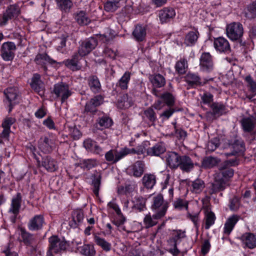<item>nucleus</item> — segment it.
Returning a JSON list of instances; mask_svg holds the SVG:
<instances>
[{"instance_id":"17","label":"nucleus","mask_w":256,"mask_h":256,"mask_svg":"<svg viewBox=\"0 0 256 256\" xmlns=\"http://www.w3.org/2000/svg\"><path fill=\"white\" fill-rule=\"evenodd\" d=\"M144 164L142 161H137L128 168L129 172L135 177H140L144 172Z\"/></svg>"},{"instance_id":"49","label":"nucleus","mask_w":256,"mask_h":256,"mask_svg":"<svg viewBox=\"0 0 256 256\" xmlns=\"http://www.w3.org/2000/svg\"><path fill=\"white\" fill-rule=\"evenodd\" d=\"M84 218V213L81 210H74L72 213V221L74 223V226L81 223Z\"/></svg>"},{"instance_id":"6","label":"nucleus","mask_w":256,"mask_h":256,"mask_svg":"<svg viewBox=\"0 0 256 256\" xmlns=\"http://www.w3.org/2000/svg\"><path fill=\"white\" fill-rule=\"evenodd\" d=\"M16 46L13 42H4L1 48V56L6 61L12 60L14 56Z\"/></svg>"},{"instance_id":"2","label":"nucleus","mask_w":256,"mask_h":256,"mask_svg":"<svg viewBox=\"0 0 256 256\" xmlns=\"http://www.w3.org/2000/svg\"><path fill=\"white\" fill-rule=\"evenodd\" d=\"M169 207V202L164 200L162 194H158L153 197L152 209L154 212V218H161L164 217Z\"/></svg>"},{"instance_id":"4","label":"nucleus","mask_w":256,"mask_h":256,"mask_svg":"<svg viewBox=\"0 0 256 256\" xmlns=\"http://www.w3.org/2000/svg\"><path fill=\"white\" fill-rule=\"evenodd\" d=\"M243 33L242 25L238 22H233L226 26V36L232 41L240 40L242 36Z\"/></svg>"},{"instance_id":"48","label":"nucleus","mask_w":256,"mask_h":256,"mask_svg":"<svg viewBox=\"0 0 256 256\" xmlns=\"http://www.w3.org/2000/svg\"><path fill=\"white\" fill-rule=\"evenodd\" d=\"M96 243L100 246L104 250L110 251L111 248V244L106 242L104 238L96 236L94 238Z\"/></svg>"},{"instance_id":"20","label":"nucleus","mask_w":256,"mask_h":256,"mask_svg":"<svg viewBox=\"0 0 256 256\" xmlns=\"http://www.w3.org/2000/svg\"><path fill=\"white\" fill-rule=\"evenodd\" d=\"M242 242L248 248L256 247V236L252 233H246L240 237Z\"/></svg>"},{"instance_id":"37","label":"nucleus","mask_w":256,"mask_h":256,"mask_svg":"<svg viewBox=\"0 0 256 256\" xmlns=\"http://www.w3.org/2000/svg\"><path fill=\"white\" fill-rule=\"evenodd\" d=\"M79 60L78 54H76L72 56V59L66 60L63 62V63L68 68L72 70H76L80 68V66H78V64Z\"/></svg>"},{"instance_id":"29","label":"nucleus","mask_w":256,"mask_h":256,"mask_svg":"<svg viewBox=\"0 0 256 256\" xmlns=\"http://www.w3.org/2000/svg\"><path fill=\"white\" fill-rule=\"evenodd\" d=\"M255 121V118L253 117L243 118L241 123L244 130L246 132H252L256 126Z\"/></svg>"},{"instance_id":"42","label":"nucleus","mask_w":256,"mask_h":256,"mask_svg":"<svg viewBox=\"0 0 256 256\" xmlns=\"http://www.w3.org/2000/svg\"><path fill=\"white\" fill-rule=\"evenodd\" d=\"M132 104V100L128 98V94H123L118 100L117 106L120 108H128Z\"/></svg>"},{"instance_id":"15","label":"nucleus","mask_w":256,"mask_h":256,"mask_svg":"<svg viewBox=\"0 0 256 256\" xmlns=\"http://www.w3.org/2000/svg\"><path fill=\"white\" fill-rule=\"evenodd\" d=\"M22 196L19 192L12 197L11 201V204L8 212L14 216H17L21 206Z\"/></svg>"},{"instance_id":"59","label":"nucleus","mask_w":256,"mask_h":256,"mask_svg":"<svg viewBox=\"0 0 256 256\" xmlns=\"http://www.w3.org/2000/svg\"><path fill=\"white\" fill-rule=\"evenodd\" d=\"M32 88L40 96L44 94L43 88L42 86V82H32L30 83Z\"/></svg>"},{"instance_id":"14","label":"nucleus","mask_w":256,"mask_h":256,"mask_svg":"<svg viewBox=\"0 0 256 256\" xmlns=\"http://www.w3.org/2000/svg\"><path fill=\"white\" fill-rule=\"evenodd\" d=\"M239 220L240 216L236 214L232 215L228 218L224 226V234L228 236L231 233Z\"/></svg>"},{"instance_id":"19","label":"nucleus","mask_w":256,"mask_h":256,"mask_svg":"<svg viewBox=\"0 0 256 256\" xmlns=\"http://www.w3.org/2000/svg\"><path fill=\"white\" fill-rule=\"evenodd\" d=\"M180 156L175 152H169L166 155V162L167 164L170 168H176L180 165Z\"/></svg>"},{"instance_id":"46","label":"nucleus","mask_w":256,"mask_h":256,"mask_svg":"<svg viewBox=\"0 0 256 256\" xmlns=\"http://www.w3.org/2000/svg\"><path fill=\"white\" fill-rule=\"evenodd\" d=\"M80 251L82 254L86 256H94L96 254L94 246L89 244H84L80 247Z\"/></svg>"},{"instance_id":"58","label":"nucleus","mask_w":256,"mask_h":256,"mask_svg":"<svg viewBox=\"0 0 256 256\" xmlns=\"http://www.w3.org/2000/svg\"><path fill=\"white\" fill-rule=\"evenodd\" d=\"M187 218H189L194 223L195 228L196 229L198 228L200 224V213H190L187 214Z\"/></svg>"},{"instance_id":"47","label":"nucleus","mask_w":256,"mask_h":256,"mask_svg":"<svg viewBox=\"0 0 256 256\" xmlns=\"http://www.w3.org/2000/svg\"><path fill=\"white\" fill-rule=\"evenodd\" d=\"M185 236L184 232L182 230H174L172 233L170 242L172 244H177L178 242Z\"/></svg>"},{"instance_id":"64","label":"nucleus","mask_w":256,"mask_h":256,"mask_svg":"<svg viewBox=\"0 0 256 256\" xmlns=\"http://www.w3.org/2000/svg\"><path fill=\"white\" fill-rule=\"evenodd\" d=\"M162 98L164 100L167 105L172 106L174 104V98L172 94L168 92L163 94Z\"/></svg>"},{"instance_id":"34","label":"nucleus","mask_w":256,"mask_h":256,"mask_svg":"<svg viewBox=\"0 0 256 256\" xmlns=\"http://www.w3.org/2000/svg\"><path fill=\"white\" fill-rule=\"evenodd\" d=\"M130 76L131 73L128 71L126 72L116 83V86L122 90H127Z\"/></svg>"},{"instance_id":"1","label":"nucleus","mask_w":256,"mask_h":256,"mask_svg":"<svg viewBox=\"0 0 256 256\" xmlns=\"http://www.w3.org/2000/svg\"><path fill=\"white\" fill-rule=\"evenodd\" d=\"M48 250L46 252L47 256H54L57 254H61L64 252L68 245L64 239H61L58 236H53L48 238Z\"/></svg>"},{"instance_id":"57","label":"nucleus","mask_w":256,"mask_h":256,"mask_svg":"<svg viewBox=\"0 0 256 256\" xmlns=\"http://www.w3.org/2000/svg\"><path fill=\"white\" fill-rule=\"evenodd\" d=\"M245 80L246 82L247 86L250 92L254 95L256 94V82L250 76H246L245 78Z\"/></svg>"},{"instance_id":"36","label":"nucleus","mask_w":256,"mask_h":256,"mask_svg":"<svg viewBox=\"0 0 256 256\" xmlns=\"http://www.w3.org/2000/svg\"><path fill=\"white\" fill-rule=\"evenodd\" d=\"M199 33L198 31H191L188 32L185 36L184 43L187 46L194 45L197 41Z\"/></svg>"},{"instance_id":"11","label":"nucleus","mask_w":256,"mask_h":256,"mask_svg":"<svg viewBox=\"0 0 256 256\" xmlns=\"http://www.w3.org/2000/svg\"><path fill=\"white\" fill-rule=\"evenodd\" d=\"M228 186V184H226L224 180L216 176L214 182L208 188L209 194H212L222 191Z\"/></svg>"},{"instance_id":"12","label":"nucleus","mask_w":256,"mask_h":256,"mask_svg":"<svg viewBox=\"0 0 256 256\" xmlns=\"http://www.w3.org/2000/svg\"><path fill=\"white\" fill-rule=\"evenodd\" d=\"M55 142L53 140L46 136L42 137L38 142V148L44 153L52 152L54 147Z\"/></svg>"},{"instance_id":"35","label":"nucleus","mask_w":256,"mask_h":256,"mask_svg":"<svg viewBox=\"0 0 256 256\" xmlns=\"http://www.w3.org/2000/svg\"><path fill=\"white\" fill-rule=\"evenodd\" d=\"M146 199L142 196H136L133 200V210L138 212L144 210L146 208Z\"/></svg>"},{"instance_id":"30","label":"nucleus","mask_w":256,"mask_h":256,"mask_svg":"<svg viewBox=\"0 0 256 256\" xmlns=\"http://www.w3.org/2000/svg\"><path fill=\"white\" fill-rule=\"evenodd\" d=\"M143 186L148 189H152L156 183V176L150 174H146L142 180Z\"/></svg>"},{"instance_id":"18","label":"nucleus","mask_w":256,"mask_h":256,"mask_svg":"<svg viewBox=\"0 0 256 256\" xmlns=\"http://www.w3.org/2000/svg\"><path fill=\"white\" fill-rule=\"evenodd\" d=\"M84 148L90 152L96 154H100L102 152V148L98 145L96 142L91 139L86 140L83 143Z\"/></svg>"},{"instance_id":"53","label":"nucleus","mask_w":256,"mask_h":256,"mask_svg":"<svg viewBox=\"0 0 256 256\" xmlns=\"http://www.w3.org/2000/svg\"><path fill=\"white\" fill-rule=\"evenodd\" d=\"M102 176L100 174L94 176L92 180V186H93V192L96 196H98L99 190L100 185Z\"/></svg>"},{"instance_id":"50","label":"nucleus","mask_w":256,"mask_h":256,"mask_svg":"<svg viewBox=\"0 0 256 256\" xmlns=\"http://www.w3.org/2000/svg\"><path fill=\"white\" fill-rule=\"evenodd\" d=\"M6 12L12 18L17 17L20 14V8L16 4L10 6L6 10Z\"/></svg>"},{"instance_id":"21","label":"nucleus","mask_w":256,"mask_h":256,"mask_svg":"<svg viewBox=\"0 0 256 256\" xmlns=\"http://www.w3.org/2000/svg\"><path fill=\"white\" fill-rule=\"evenodd\" d=\"M178 166L183 171L188 172L194 168V164L189 156H182L180 159Z\"/></svg>"},{"instance_id":"39","label":"nucleus","mask_w":256,"mask_h":256,"mask_svg":"<svg viewBox=\"0 0 256 256\" xmlns=\"http://www.w3.org/2000/svg\"><path fill=\"white\" fill-rule=\"evenodd\" d=\"M176 71L180 74H183L186 73L188 68L187 60L182 58H180L175 64Z\"/></svg>"},{"instance_id":"56","label":"nucleus","mask_w":256,"mask_h":256,"mask_svg":"<svg viewBox=\"0 0 256 256\" xmlns=\"http://www.w3.org/2000/svg\"><path fill=\"white\" fill-rule=\"evenodd\" d=\"M98 124L102 128H108L112 125V121L109 117L104 116L99 118Z\"/></svg>"},{"instance_id":"51","label":"nucleus","mask_w":256,"mask_h":256,"mask_svg":"<svg viewBox=\"0 0 256 256\" xmlns=\"http://www.w3.org/2000/svg\"><path fill=\"white\" fill-rule=\"evenodd\" d=\"M158 219L154 218V214L152 216L150 214H146L144 219V223L146 228H149L156 225L158 223L157 220Z\"/></svg>"},{"instance_id":"27","label":"nucleus","mask_w":256,"mask_h":256,"mask_svg":"<svg viewBox=\"0 0 256 256\" xmlns=\"http://www.w3.org/2000/svg\"><path fill=\"white\" fill-rule=\"evenodd\" d=\"M90 90L94 93L99 92L101 90V84L98 78L96 76H91L88 80Z\"/></svg>"},{"instance_id":"52","label":"nucleus","mask_w":256,"mask_h":256,"mask_svg":"<svg viewBox=\"0 0 256 256\" xmlns=\"http://www.w3.org/2000/svg\"><path fill=\"white\" fill-rule=\"evenodd\" d=\"M245 16L248 18H253L256 16V2L249 5L244 11Z\"/></svg>"},{"instance_id":"9","label":"nucleus","mask_w":256,"mask_h":256,"mask_svg":"<svg viewBox=\"0 0 256 256\" xmlns=\"http://www.w3.org/2000/svg\"><path fill=\"white\" fill-rule=\"evenodd\" d=\"M44 224L45 221L44 216L36 214L29 220L28 228L30 231H37L42 229Z\"/></svg>"},{"instance_id":"54","label":"nucleus","mask_w":256,"mask_h":256,"mask_svg":"<svg viewBox=\"0 0 256 256\" xmlns=\"http://www.w3.org/2000/svg\"><path fill=\"white\" fill-rule=\"evenodd\" d=\"M56 1L58 8L62 10L65 12L68 10L72 6L71 0H57Z\"/></svg>"},{"instance_id":"44","label":"nucleus","mask_w":256,"mask_h":256,"mask_svg":"<svg viewBox=\"0 0 256 256\" xmlns=\"http://www.w3.org/2000/svg\"><path fill=\"white\" fill-rule=\"evenodd\" d=\"M172 206L174 209L178 210L188 209V202L180 198H176L172 202Z\"/></svg>"},{"instance_id":"22","label":"nucleus","mask_w":256,"mask_h":256,"mask_svg":"<svg viewBox=\"0 0 256 256\" xmlns=\"http://www.w3.org/2000/svg\"><path fill=\"white\" fill-rule=\"evenodd\" d=\"M20 235L24 243L28 246H32L36 242V238L34 235L22 228H20Z\"/></svg>"},{"instance_id":"24","label":"nucleus","mask_w":256,"mask_h":256,"mask_svg":"<svg viewBox=\"0 0 256 256\" xmlns=\"http://www.w3.org/2000/svg\"><path fill=\"white\" fill-rule=\"evenodd\" d=\"M42 166L48 172H54L58 168L57 162L49 156L42 158Z\"/></svg>"},{"instance_id":"13","label":"nucleus","mask_w":256,"mask_h":256,"mask_svg":"<svg viewBox=\"0 0 256 256\" xmlns=\"http://www.w3.org/2000/svg\"><path fill=\"white\" fill-rule=\"evenodd\" d=\"M4 94L10 103L9 112H10L12 108L13 104L16 102V100L18 98V90L16 88L10 87L6 88L4 90Z\"/></svg>"},{"instance_id":"10","label":"nucleus","mask_w":256,"mask_h":256,"mask_svg":"<svg viewBox=\"0 0 256 256\" xmlns=\"http://www.w3.org/2000/svg\"><path fill=\"white\" fill-rule=\"evenodd\" d=\"M102 102V97L100 95L96 96L86 103L84 111L94 114L97 111V107L100 106Z\"/></svg>"},{"instance_id":"8","label":"nucleus","mask_w":256,"mask_h":256,"mask_svg":"<svg viewBox=\"0 0 256 256\" xmlns=\"http://www.w3.org/2000/svg\"><path fill=\"white\" fill-rule=\"evenodd\" d=\"M214 46L216 50L220 53L228 54L230 52L228 41L223 37L214 38Z\"/></svg>"},{"instance_id":"45","label":"nucleus","mask_w":256,"mask_h":256,"mask_svg":"<svg viewBox=\"0 0 256 256\" xmlns=\"http://www.w3.org/2000/svg\"><path fill=\"white\" fill-rule=\"evenodd\" d=\"M212 110V114L214 116H220L223 114L225 110L224 106L220 103L214 102L210 105Z\"/></svg>"},{"instance_id":"43","label":"nucleus","mask_w":256,"mask_h":256,"mask_svg":"<svg viewBox=\"0 0 256 256\" xmlns=\"http://www.w3.org/2000/svg\"><path fill=\"white\" fill-rule=\"evenodd\" d=\"M35 61L37 64L41 65H44L48 63L50 64L56 63V61L52 59L48 55L45 54H38L35 58Z\"/></svg>"},{"instance_id":"38","label":"nucleus","mask_w":256,"mask_h":256,"mask_svg":"<svg viewBox=\"0 0 256 256\" xmlns=\"http://www.w3.org/2000/svg\"><path fill=\"white\" fill-rule=\"evenodd\" d=\"M205 188V183L204 180L197 178L192 182L190 190L193 193L200 194Z\"/></svg>"},{"instance_id":"63","label":"nucleus","mask_w":256,"mask_h":256,"mask_svg":"<svg viewBox=\"0 0 256 256\" xmlns=\"http://www.w3.org/2000/svg\"><path fill=\"white\" fill-rule=\"evenodd\" d=\"M90 52L91 50L82 42L79 47L78 50V56H84L88 54Z\"/></svg>"},{"instance_id":"7","label":"nucleus","mask_w":256,"mask_h":256,"mask_svg":"<svg viewBox=\"0 0 256 256\" xmlns=\"http://www.w3.org/2000/svg\"><path fill=\"white\" fill-rule=\"evenodd\" d=\"M200 68L202 71L207 72L214 69L212 58L209 52L202 53L200 58Z\"/></svg>"},{"instance_id":"62","label":"nucleus","mask_w":256,"mask_h":256,"mask_svg":"<svg viewBox=\"0 0 256 256\" xmlns=\"http://www.w3.org/2000/svg\"><path fill=\"white\" fill-rule=\"evenodd\" d=\"M118 7V4L112 2L110 0H108V2L104 4V9L108 12H114L116 10Z\"/></svg>"},{"instance_id":"23","label":"nucleus","mask_w":256,"mask_h":256,"mask_svg":"<svg viewBox=\"0 0 256 256\" xmlns=\"http://www.w3.org/2000/svg\"><path fill=\"white\" fill-rule=\"evenodd\" d=\"M219 170L220 172L217 173L216 176L228 184L230 180L234 176V170L231 168H222V166L221 165L219 167Z\"/></svg>"},{"instance_id":"28","label":"nucleus","mask_w":256,"mask_h":256,"mask_svg":"<svg viewBox=\"0 0 256 256\" xmlns=\"http://www.w3.org/2000/svg\"><path fill=\"white\" fill-rule=\"evenodd\" d=\"M146 34V27L141 25L136 26L132 32V36L138 42L143 41L145 39Z\"/></svg>"},{"instance_id":"33","label":"nucleus","mask_w":256,"mask_h":256,"mask_svg":"<svg viewBox=\"0 0 256 256\" xmlns=\"http://www.w3.org/2000/svg\"><path fill=\"white\" fill-rule=\"evenodd\" d=\"M216 219L214 214L208 210L204 213V226L205 229L208 230L213 224H214Z\"/></svg>"},{"instance_id":"25","label":"nucleus","mask_w":256,"mask_h":256,"mask_svg":"<svg viewBox=\"0 0 256 256\" xmlns=\"http://www.w3.org/2000/svg\"><path fill=\"white\" fill-rule=\"evenodd\" d=\"M166 150L165 144L164 142H158L154 146L148 149L147 153L152 156H159Z\"/></svg>"},{"instance_id":"60","label":"nucleus","mask_w":256,"mask_h":256,"mask_svg":"<svg viewBox=\"0 0 256 256\" xmlns=\"http://www.w3.org/2000/svg\"><path fill=\"white\" fill-rule=\"evenodd\" d=\"M88 48L92 51L98 44V42L96 38L91 37L83 42Z\"/></svg>"},{"instance_id":"31","label":"nucleus","mask_w":256,"mask_h":256,"mask_svg":"<svg viewBox=\"0 0 256 256\" xmlns=\"http://www.w3.org/2000/svg\"><path fill=\"white\" fill-rule=\"evenodd\" d=\"M150 80L155 88H160L164 86L166 84L164 78L160 74L152 75L150 76Z\"/></svg>"},{"instance_id":"3","label":"nucleus","mask_w":256,"mask_h":256,"mask_svg":"<svg viewBox=\"0 0 256 256\" xmlns=\"http://www.w3.org/2000/svg\"><path fill=\"white\" fill-rule=\"evenodd\" d=\"M52 93L55 96V98H60L61 102H64L72 94L68 84L60 82L54 86Z\"/></svg>"},{"instance_id":"32","label":"nucleus","mask_w":256,"mask_h":256,"mask_svg":"<svg viewBox=\"0 0 256 256\" xmlns=\"http://www.w3.org/2000/svg\"><path fill=\"white\" fill-rule=\"evenodd\" d=\"M230 148L231 150L236 154H243L245 150V146L242 140H236L232 144H230Z\"/></svg>"},{"instance_id":"41","label":"nucleus","mask_w":256,"mask_h":256,"mask_svg":"<svg viewBox=\"0 0 256 256\" xmlns=\"http://www.w3.org/2000/svg\"><path fill=\"white\" fill-rule=\"evenodd\" d=\"M186 82L192 86H197L201 84L200 78L195 74L188 73L186 76Z\"/></svg>"},{"instance_id":"55","label":"nucleus","mask_w":256,"mask_h":256,"mask_svg":"<svg viewBox=\"0 0 256 256\" xmlns=\"http://www.w3.org/2000/svg\"><path fill=\"white\" fill-rule=\"evenodd\" d=\"M98 162L96 159H88L84 160L81 163V167L88 170H90L96 166Z\"/></svg>"},{"instance_id":"26","label":"nucleus","mask_w":256,"mask_h":256,"mask_svg":"<svg viewBox=\"0 0 256 256\" xmlns=\"http://www.w3.org/2000/svg\"><path fill=\"white\" fill-rule=\"evenodd\" d=\"M74 18L80 26L87 25L90 22V19L88 14L84 10H80L75 12Z\"/></svg>"},{"instance_id":"40","label":"nucleus","mask_w":256,"mask_h":256,"mask_svg":"<svg viewBox=\"0 0 256 256\" xmlns=\"http://www.w3.org/2000/svg\"><path fill=\"white\" fill-rule=\"evenodd\" d=\"M220 160L218 158L212 156H207L204 158L202 162V167L204 168H210L216 166Z\"/></svg>"},{"instance_id":"16","label":"nucleus","mask_w":256,"mask_h":256,"mask_svg":"<svg viewBox=\"0 0 256 256\" xmlns=\"http://www.w3.org/2000/svg\"><path fill=\"white\" fill-rule=\"evenodd\" d=\"M175 16V10L172 8H164L159 12V18L162 23L170 22Z\"/></svg>"},{"instance_id":"61","label":"nucleus","mask_w":256,"mask_h":256,"mask_svg":"<svg viewBox=\"0 0 256 256\" xmlns=\"http://www.w3.org/2000/svg\"><path fill=\"white\" fill-rule=\"evenodd\" d=\"M238 160L236 158L225 160L222 164V168H230L231 166H238Z\"/></svg>"},{"instance_id":"5","label":"nucleus","mask_w":256,"mask_h":256,"mask_svg":"<svg viewBox=\"0 0 256 256\" xmlns=\"http://www.w3.org/2000/svg\"><path fill=\"white\" fill-rule=\"evenodd\" d=\"M128 152L126 147L122 148L120 150L116 148L111 149L105 154L104 157L107 162L114 164L127 156Z\"/></svg>"}]
</instances>
